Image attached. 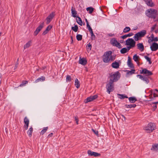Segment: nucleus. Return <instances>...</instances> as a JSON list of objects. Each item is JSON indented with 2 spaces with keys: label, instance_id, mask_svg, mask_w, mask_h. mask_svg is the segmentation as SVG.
Here are the masks:
<instances>
[{
  "label": "nucleus",
  "instance_id": "nucleus-55",
  "mask_svg": "<svg viewBox=\"0 0 158 158\" xmlns=\"http://www.w3.org/2000/svg\"><path fill=\"white\" fill-rule=\"evenodd\" d=\"M75 120L76 121V123L77 124H78V117L77 116H75L74 117Z\"/></svg>",
  "mask_w": 158,
  "mask_h": 158
},
{
  "label": "nucleus",
  "instance_id": "nucleus-1",
  "mask_svg": "<svg viewBox=\"0 0 158 158\" xmlns=\"http://www.w3.org/2000/svg\"><path fill=\"white\" fill-rule=\"evenodd\" d=\"M120 77V73L118 71L114 73H111L109 74V81L113 82H116L119 79Z\"/></svg>",
  "mask_w": 158,
  "mask_h": 158
},
{
  "label": "nucleus",
  "instance_id": "nucleus-32",
  "mask_svg": "<svg viewBox=\"0 0 158 158\" xmlns=\"http://www.w3.org/2000/svg\"><path fill=\"white\" fill-rule=\"evenodd\" d=\"M131 30V28L128 27H126L123 30V32L124 33L129 32Z\"/></svg>",
  "mask_w": 158,
  "mask_h": 158
},
{
  "label": "nucleus",
  "instance_id": "nucleus-63",
  "mask_svg": "<svg viewBox=\"0 0 158 158\" xmlns=\"http://www.w3.org/2000/svg\"><path fill=\"white\" fill-rule=\"evenodd\" d=\"M53 133H51L50 134H49L48 136V137H51V136H52V135H53Z\"/></svg>",
  "mask_w": 158,
  "mask_h": 158
},
{
  "label": "nucleus",
  "instance_id": "nucleus-36",
  "mask_svg": "<svg viewBox=\"0 0 158 158\" xmlns=\"http://www.w3.org/2000/svg\"><path fill=\"white\" fill-rule=\"evenodd\" d=\"M86 48L87 51H90L91 50L92 45L90 43L87 44L86 46Z\"/></svg>",
  "mask_w": 158,
  "mask_h": 158
},
{
  "label": "nucleus",
  "instance_id": "nucleus-29",
  "mask_svg": "<svg viewBox=\"0 0 158 158\" xmlns=\"http://www.w3.org/2000/svg\"><path fill=\"white\" fill-rule=\"evenodd\" d=\"M139 59H140L139 56H137L136 54H135L134 55L133 57V59L136 62H137L139 61Z\"/></svg>",
  "mask_w": 158,
  "mask_h": 158
},
{
  "label": "nucleus",
  "instance_id": "nucleus-31",
  "mask_svg": "<svg viewBox=\"0 0 158 158\" xmlns=\"http://www.w3.org/2000/svg\"><path fill=\"white\" fill-rule=\"evenodd\" d=\"M152 150L158 151V144L154 145L152 146L151 148Z\"/></svg>",
  "mask_w": 158,
  "mask_h": 158
},
{
  "label": "nucleus",
  "instance_id": "nucleus-64",
  "mask_svg": "<svg viewBox=\"0 0 158 158\" xmlns=\"http://www.w3.org/2000/svg\"><path fill=\"white\" fill-rule=\"evenodd\" d=\"M143 77H144V76H143L142 75H141V76H140V77H139V78L142 80L143 79Z\"/></svg>",
  "mask_w": 158,
  "mask_h": 158
},
{
  "label": "nucleus",
  "instance_id": "nucleus-44",
  "mask_svg": "<svg viewBox=\"0 0 158 158\" xmlns=\"http://www.w3.org/2000/svg\"><path fill=\"white\" fill-rule=\"evenodd\" d=\"M145 58L149 62V63L150 64H151L152 63V62L151 60V58H149L147 56H144Z\"/></svg>",
  "mask_w": 158,
  "mask_h": 158
},
{
  "label": "nucleus",
  "instance_id": "nucleus-47",
  "mask_svg": "<svg viewBox=\"0 0 158 158\" xmlns=\"http://www.w3.org/2000/svg\"><path fill=\"white\" fill-rule=\"evenodd\" d=\"M44 22H43L42 23H41L40 25L38 26L37 28L38 29H40V30L42 29V28L44 27Z\"/></svg>",
  "mask_w": 158,
  "mask_h": 158
},
{
  "label": "nucleus",
  "instance_id": "nucleus-12",
  "mask_svg": "<svg viewBox=\"0 0 158 158\" xmlns=\"http://www.w3.org/2000/svg\"><path fill=\"white\" fill-rule=\"evenodd\" d=\"M24 122L25 123L24 128L25 130H27L28 129L29 123V120L27 117L24 118Z\"/></svg>",
  "mask_w": 158,
  "mask_h": 158
},
{
  "label": "nucleus",
  "instance_id": "nucleus-39",
  "mask_svg": "<svg viewBox=\"0 0 158 158\" xmlns=\"http://www.w3.org/2000/svg\"><path fill=\"white\" fill-rule=\"evenodd\" d=\"M31 43V41H28L26 44H25L24 46V49H26L27 48L29 47L30 46V44Z\"/></svg>",
  "mask_w": 158,
  "mask_h": 158
},
{
  "label": "nucleus",
  "instance_id": "nucleus-35",
  "mask_svg": "<svg viewBox=\"0 0 158 158\" xmlns=\"http://www.w3.org/2000/svg\"><path fill=\"white\" fill-rule=\"evenodd\" d=\"M127 52V48H123L120 50V52L123 54H125Z\"/></svg>",
  "mask_w": 158,
  "mask_h": 158
},
{
  "label": "nucleus",
  "instance_id": "nucleus-6",
  "mask_svg": "<svg viewBox=\"0 0 158 158\" xmlns=\"http://www.w3.org/2000/svg\"><path fill=\"white\" fill-rule=\"evenodd\" d=\"M114 82L109 81L106 85V91L109 94H110L111 92L113 91L114 89Z\"/></svg>",
  "mask_w": 158,
  "mask_h": 158
},
{
  "label": "nucleus",
  "instance_id": "nucleus-13",
  "mask_svg": "<svg viewBox=\"0 0 158 158\" xmlns=\"http://www.w3.org/2000/svg\"><path fill=\"white\" fill-rule=\"evenodd\" d=\"M118 42L115 38H113L110 40V44L113 46H116Z\"/></svg>",
  "mask_w": 158,
  "mask_h": 158
},
{
  "label": "nucleus",
  "instance_id": "nucleus-25",
  "mask_svg": "<svg viewBox=\"0 0 158 158\" xmlns=\"http://www.w3.org/2000/svg\"><path fill=\"white\" fill-rule=\"evenodd\" d=\"M130 102L131 103H134L137 101L136 98L135 97H131L128 98Z\"/></svg>",
  "mask_w": 158,
  "mask_h": 158
},
{
  "label": "nucleus",
  "instance_id": "nucleus-52",
  "mask_svg": "<svg viewBox=\"0 0 158 158\" xmlns=\"http://www.w3.org/2000/svg\"><path fill=\"white\" fill-rule=\"evenodd\" d=\"M115 47H118L119 49H120L122 48L121 45L119 42H118V44H117V45L116 46H115Z\"/></svg>",
  "mask_w": 158,
  "mask_h": 158
},
{
  "label": "nucleus",
  "instance_id": "nucleus-49",
  "mask_svg": "<svg viewBox=\"0 0 158 158\" xmlns=\"http://www.w3.org/2000/svg\"><path fill=\"white\" fill-rule=\"evenodd\" d=\"M28 83V81H22V83L19 85V86H22L27 84Z\"/></svg>",
  "mask_w": 158,
  "mask_h": 158
},
{
  "label": "nucleus",
  "instance_id": "nucleus-8",
  "mask_svg": "<svg viewBox=\"0 0 158 158\" xmlns=\"http://www.w3.org/2000/svg\"><path fill=\"white\" fill-rule=\"evenodd\" d=\"M55 15L54 12H52L46 18L47 24H48L52 20Z\"/></svg>",
  "mask_w": 158,
  "mask_h": 158
},
{
  "label": "nucleus",
  "instance_id": "nucleus-42",
  "mask_svg": "<svg viewBox=\"0 0 158 158\" xmlns=\"http://www.w3.org/2000/svg\"><path fill=\"white\" fill-rule=\"evenodd\" d=\"M116 55L112 56V55H110V61H113L115 59L116 57Z\"/></svg>",
  "mask_w": 158,
  "mask_h": 158
},
{
  "label": "nucleus",
  "instance_id": "nucleus-14",
  "mask_svg": "<svg viewBox=\"0 0 158 158\" xmlns=\"http://www.w3.org/2000/svg\"><path fill=\"white\" fill-rule=\"evenodd\" d=\"M145 2L146 4L149 6L153 7L154 6V3L152 2V0H143Z\"/></svg>",
  "mask_w": 158,
  "mask_h": 158
},
{
  "label": "nucleus",
  "instance_id": "nucleus-54",
  "mask_svg": "<svg viewBox=\"0 0 158 158\" xmlns=\"http://www.w3.org/2000/svg\"><path fill=\"white\" fill-rule=\"evenodd\" d=\"M93 100L96 99L98 98V96L97 95H95L93 96H91Z\"/></svg>",
  "mask_w": 158,
  "mask_h": 158
},
{
  "label": "nucleus",
  "instance_id": "nucleus-62",
  "mask_svg": "<svg viewBox=\"0 0 158 158\" xmlns=\"http://www.w3.org/2000/svg\"><path fill=\"white\" fill-rule=\"evenodd\" d=\"M88 29L89 32L91 31H93V30L92 28H91V27L88 28Z\"/></svg>",
  "mask_w": 158,
  "mask_h": 158
},
{
  "label": "nucleus",
  "instance_id": "nucleus-26",
  "mask_svg": "<svg viewBox=\"0 0 158 158\" xmlns=\"http://www.w3.org/2000/svg\"><path fill=\"white\" fill-rule=\"evenodd\" d=\"M75 85L77 89L80 86V82L77 78H76L75 80Z\"/></svg>",
  "mask_w": 158,
  "mask_h": 158
},
{
  "label": "nucleus",
  "instance_id": "nucleus-23",
  "mask_svg": "<svg viewBox=\"0 0 158 158\" xmlns=\"http://www.w3.org/2000/svg\"><path fill=\"white\" fill-rule=\"evenodd\" d=\"M135 70L134 69H132L131 71H129V70H126V72H127V75H132L133 74L135 73Z\"/></svg>",
  "mask_w": 158,
  "mask_h": 158
},
{
  "label": "nucleus",
  "instance_id": "nucleus-41",
  "mask_svg": "<svg viewBox=\"0 0 158 158\" xmlns=\"http://www.w3.org/2000/svg\"><path fill=\"white\" fill-rule=\"evenodd\" d=\"M82 35H81L77 34L76 36V39L78 41H80L82 40Z\"/></svg>",
  "mask_w": 158,
  "mask_h": 158
},
{
  "label": "nucleus",
  "instance_id": "nucleus-51",
  "mask_svg": "<svg viewBox=\"0 0 158 158\" xmlns=\"http://www.w3.org/2000/svg\"><path fill=\"white\" fill-rule=\"evenodd\" d=\"M52 28V26L51 25H49L47 27L46 29L48 31V32L49 31H50Z\"/></svg>",
  "mask_w": 158,
  "mask_h": 158
},
{
  "label": "nucleus",
  "instance_id": "nucleus-16",
  "mask_svg": "<svg viewBox=\"0 0 158 158\" xmlns=\"http://www.w3.org/2000/svg\"><path fill=\"white\" fill-rule=\"evenodd\" d=\"M137 48L140 50L141 52L143 51L144 49V47L142 43H138L137 44Z\"/></svg>",
  "mask_w": 158,
  "mask_h": 158
},
{
  "label": "nucleus",
  "instance_id": "nucleus-18",
  "mask_svg": "<svg viewBox=\"0 0 158 158\" xmlns=\"http://www.w3.org/2000/svg\"><path fill=\"white\" fill-rule=\"evenodd\" d=\"M127 65H128V66L131 68H134L133 64L131 62V59L130 58L129 56L128 57V61H127Z\"/></svg>",
  "mask_w": 158,
  "mask_h": 158
},
{
  "label": "nucleus",
  "instance_id": "nucleus-33",
  "mask_svg": "<svg viewBox=\"0 0 158 158\" xmlns=\"http://www.w3.org/2000/svg\"><path fill=\"white\" fill-rule=\"evenodd\" d=\"M86 10L89 11V13L91 14L94 11V8L91 7H88L86 8Z\"/></svg>",
  "mask_w": 158,
  "mask_h": 158
},
{
  "label": "nucleus",
  "instance_id": "nucleus-46",
  "mask_svg": "<svg viewBox=\"0 0 158 158\" xmlns=\"http://www.w3.org/2000/svg\"><path fill=\"white\" fill-rule=\"evenodd\" d=\"M93 101V100L91 98V96H90L89 97H88L87 98V99H86L85 102V103H87L89 102H91L92 101Z\"/></svg>",
  "mask_w": 158,
  "mask_h": 158
},
{
  "label": "nucleus",
  "instance_id": "nucleus-28",
  "mask_svg": "<svg viewBox=\"0 0 158 158\" xmlns=\"http://www.w3.org/2000/svg\"><path fill=\"white\" fill-rule=\"evenodd\" d=\"M118 96L119 97L118 98H120V99H123L125 98H128V97L126 95H125L124 94H117Z\"/></svg>",
  "mask_w": 158,
  "mask_h": 158
},
{
  "label": "nucleus",
  "instance_id": "nucleus-27",
  "mask_svg": "<svg viewBox=\"0 0 158 158\" xmlns=\"http://www.w3.org/2000/svg\"><path fill=\"white\" fill-rule=\"evenodd\" d=\"M150 78V77L147 76H144L143 79V80L145 81V82L147 83H148L149 82V78Z\"/></svg>",
  "mask_w": 158,
  "mask_h": 158
},
{
  "label": "nucleus",
  "instance_id": "nucleus-45",
  "mask_svg": "<svg viewBox=\"0 0 158 158\" xmlns=\"http://www.w3.org/2000/svg\"><path fill=\"white\" fill-rule=\"evenodd\" d=\"M72 80V78L69 75H67L66 76V82H70Z\"/></svg>",
  "mask_w": 158,
  "mask_h": 158
},
{
  "label": "nucleus",
  "instance_id": "nucleus-7",
  "mask_svg": "<svg viewBox=\"0 0 158 158\" xmlns=\"http://www.w3.org/2000/svg\"><path fill=\"white\" fill-rule=\"evenodd\" d=\"M149 96L150 97L151 100L148 101L154 100L155 98L158 97V90L157 89L154 90L151 92Z\"/></svg>",
  "mask_w": 158,
  "mask_h": 158
},
{
  "label": "nucleus",
  "instance_id": "nucleus-9",
  "mask_svg": "<svg viewBox=\"0 0 158 158\" xmlns=\"http://www.w3.org/2000/svg\"><path fill=\"white\" fill-rule=\"evenodd\" d=\"M140 73L141 74H145L146 75L145 76L148 77L153 74V73L151 71H149L146 69H143L142 71H140Z\"/></svg>",
  "mask_w": 158,
  "mask_h": 158
},
{
  "label": "nucleus",
  "instance_id": "nucleus-15",
  "mask_svg": "<svg viewBox=\"0 0 158 158\" xmlns=\"http://www.w3.org/2000/svg\"><path fill=\"white\" fill-rule=\"evenodd\" d=\"M87 62V61L84 58H80V59L79 61V63L82 65H85Z\"/></svg>",
  "mask_w": 158,
  "mask_h": 158
},
{
  "label": "nucleus",
  "instance_id": "nucleus-43",
  "mask_svg": "<svg viewBox=\"0 0 158 158\" xmlns=\"http://www.w3.org/2000/svg\"><path fill=\"white\" fill-rule=\"evenodd\" d=\"M48 127H46L44 128L41 131L40 134L43 135L47 130Z\"/></svg>",
  "mask_w": 158,
  "mask_h": 158
},
{
  "label": "nucleus",
  "instance_id": "nucleus-34",
  "mask_svg": "<svg viewBox=\"0 0 158 158\" xmlns=\"http://www.w3.org/2000/svg\"><path fill=\"white\" fill-rule=\"evenodd\" d=\"M125 106L127 108H131L132 107L135 108L136 106V105L134 104L131 105L126 104L125 105Z\"/></svg>",
  "mask_w": 158,
  "mask_h": 158
},
{
  "label": "nucleus",
  "instance_id": "nucleus-40",
  "mask_svg": "<svg viewBox=\"0 0 158 158\" xmlns=\"http://www.w3.org/2000/svg\"><path fill=\"white\" fill-rule=\"evenodd\" d=\"M90 33L91 34V40H94L95 39V35L94 34L93 31H92L90 32Z\"/></svg>",
  "mask_w": 158,
  "mask_h": 158
},
{
  "label": "nucleus",
  "instance_id": "nucleus-24",
  "mask_svg": "<svg viewBox=\"0 0 158 158\" xmlns=\"http://www.w3.org/2000/svg\"><path fill=\"white\" fill-rule=\"evenodd\" d=\"M45 77L43 76H41L40 77H39L35 81V83H37L40 81H44L45 80Z\"/></svg>",
  "mask_w": 158,
  "mask_h": 158
},
{
  "label": "nucleus",
  "instance_id": "nucleus-2",
  "mask_svg": "<svg viewBox=\"0 0 158 158\" xmlns=\"http://www.w3.org/2000/svg\"><path fill=\"white\" fill-rule=\"evenodd\" d=\"M136 42L132 38H129L126 41L125 45L127 46V49L128 52L132 48L134 47L135 46Z\"/></svg>",
  "mask_w": 158,
  "mask_h": 158
},
{
  "label": "nucleus",
  "instance_id": "nucleus-17",
  "mask_svg": "<svg viewBox=\"0 0 158 158\" xmlns=\"http://www.w3.org/2000/svg\"><path fill=\"white\" fill-rule=\"evenodd\" d=\"M119 64L118 62L115 61L113 62L111 64V66L114 69H117L119 68Z\"/></svg>",
  "mask_w": 158,
  "mask_h": 158
},
{
  "label": "nucleus",
  "instance_id": "nucleus-19",
  "mask_svg": "<svg viewBox=\"0 0 158 158\" xmlns=\"http://www.w3.org/2000/svg\"><path fill=\"white\" fill-rule=\"evenodd\" d=\"M134 38L135 41H138L140 40L142 37L138 33H137L135 35Z\"/></svg>",
  "mask_w": 158,
  "mask_h": 158
},
{
  "label": "nucleus",
  "instance_id": "nucleus-56",
  "mask_svg": "<svg viewBox=\"0 0 158 158\" xmlns=\"http://www.w3.org/2000/svg\"><path fill=\"white\" fill-rule=\"evenodd\" d=\"M48 31L47 30L45 29V30L43 32L42 35H45L47 33H48Z\"/></svg>",
  "mask_w": 158,
  "mask_h": 158
},
{
  "label": "nucleus",
  "instance_id": "nucleus-11",
  "mask_svg": "<svg viewBox=\"0 0 158 158\" xmlns=\"http://www.w3.org/2000/svg\"><path fill=\"white\" fill-rule=\"evenodd\" d=\"M150 48L152 51H155L158 49V44L154 42L150 46Z\"/></svg>",
  "mask_w": 158,
  "mask_h": 158
},
{
  "label": "nucleus",
  "instance_id": "nucleus-53",
  "mask_svg": "<svg viewBox=\"0 0 158 158\" xmlns=\"http://www.w3.org/2000/svg\"><path fill=\"white\" fill-rule=\"evenodd\" d=\"M156 26V24L154 25L151 28V32H152V31L155 29Z\"/></svg>",
  "mask_w": 158,
  "mask_h": 158
},
{
  "label": "nucleus",
  "instance_id": "nucleus-38",
  "mask_svg": "<svg viewBox=\"0 0 158 158\" xmlns=\"http://www.w3.org/2000/svg\"><path fill=\"white\" fill-rule=\"evenodd\" d=\"M72 29L75 32H77L78 30V26L77 25H75L74 27H72Z\"/></svg>",
  "mask_w": 158,
  "mask_h": 158
},
{
  "label": "nucleus",
  "instance_id": "nucleus-21",
  "mask_svg": "<svg viewBox=\"0 0 158 158\" xmlns=\"http://www.w3.org/2000/svg\"><path fill=\"white\" fill-rule=\"evenodd\" d=\"M77 22L80 25L82 26V22L80 17L77 16L76 19Z\"/></svg>",
  "mask_w": 158,
  "mask_h": 158
},
{
  "label": "nucleus",
  "instance_id": "nucleus-4",
  "mask_svg": "<svg viewBox=\"0 0 158 158\" xmlns=\"http://www.w3.org/2000/svg\"><path fill=\"white\" fill-rule=\"evenodd\" d=\"M156 128V126L155 124L152 123H150L148 124L147 126L144 128L146 132L150 133L152 132Z\"/></svg>",
  "mask_w": 158,
  "mask_h": 158
},
{
  "label": "nucleus",
  "instance_id": "nucleus-61",
  "mask_svg": "<svg viewBox=\"0 0 158 158\" xmlns=\"http://www.w3.org/2000/svg\"><path fill=\"white\" fill-rule=\"evenodd\" d=\"M151 38L152 39H153L154 38V35L153 34H152L150 36L148 37V38Z\"/></svg>",
  "mask_w": 158,
  "mask_h": 158
},
{
  "label": "nucleus",
  "instance_id": "nucleus-3",
  "mask_svg": "<svg viewBox=\"0 0 158 158\" xmlns=\"http://www.w3.org/2000/svg\"><path fill=\"white\" fill-rule=\"evenodd\" d=\"M156 10L150 9L146 11V15L149 18L155 19L156 17Z\"/></svg>",
  "mask_w": 158,
  "mask_h": 158
},
{
  "label": "nucleus",
  "instance_id": "nucleus-58",
  "mask_svg": "<svg viewBox=\"0 0 158 158\" xmlns=\"http://www.w3.org/2000/svg\"><path fill=\"white\" fill-rule=\"evenodd\" d=\"M127 35L126 34L125 35L123 36H121L120 38H122L123 39H126V38H127Z\"/></svg>",
  "mask_w": 158,
  "mask_h": 158
},
{
  "label": "nucleus",
  "instance_id": "nucleus-22",
  "mask_svg": "<svg viewBox=\"0 0 158 158\" xmlns=\"http://www.w3.org/2000/svg\"><path fill=\"white\" fill-rule=\"evenodd\" d=\"M138 33L141 36V37H144L146 34L147 31L145 30H143Z\"/></svg>",
  "mask_w": 158,
  "mask_h": 158
},
{
  "label": "nucleus",
  "instance_id": "nucleus-50",
  "mask_svg": "<svg viewBox=\"0 0 158 158\" xmlns=\"http://www.w3.org/2000/svg\"><path fill=\"white\" fill-rule=\"evenodd\" d=\"M92 131L94 132V133L97 136H98V131L94 130L93 129H92Z\"/></svg>",
  "mask_w": 158,
  "mask_h": 158
},
{
  "label": "nucleus",
  "instance_id": "nucleus-37",
  "mask_svg": "<svg viewBox=\"0 0 158 158\" xmlns=\"http://www.w3.org/2000/svg\"><path fill=\"white\" fill-rule=\"evenodd\" d=\"M149 104L153 108L152 110L155 111L157 108L156 105L153 103V102L152 103H149Z\"/></svg>",
  "mask_w": 158,
  "mask_h": 158
},
{
  "label": "nucleus",
  "instance_id": "nucleus-5",
  "mask_svg": "<svg viewBox=\"0 0 158 158\" xmlns=\"http://www.w3.org/2000/svg\"><path fill=\"white\" fill-rule=\"evenodd\" d=\"M112 53L111 51H109L105 52L102 57V60L105 63H108L110 62V56Z\"/></svg>",
  "mask_w": 158,
  "mask_h": 158
},
{
  "label": "nucleus",
  "instance_id": "nucleus-60",
  "mask_svg": "<svg viewBox=\"0 0 158 158\" xmlns=\"http://www.w3.org/2000/svg\"><path fill=\"white\" fill-rule=\"evenodd\" d=\"M153 40V41L157 42L158 41V39L157 37H156L155 38H154L153 39H152Z\"/></svg>",
  "mask_w": 158,
  "mask_h": 158
},
{
  "label": "nucleus",
  "instance_id": "nucleus-20",
  "mask_svg": "<svg viewBox=\"0 0 158 158\" xmlns=\"http://www.w3.org/2000/svg\"><path fill=\"white\" fill-rule=\"evenodd\" d=\"M71 13L72 14V16L74 17H77V12L75 10V8H73L72 7L71 9Z\"/></svg>",
  "mask_w": 158,
  "mask_h": 158
},
{
  "label": "nucleus",
  "instance_id": "nucleus-30",
  "mask_svg": "<svg viewBox=\"0 0 158 158\" xmlns=\"http://www.w3.org/2000/svg\"><path fill=\"white\" fill-rule=\"evenodd\" d=\"M33 131V128L32 127H31L27 131V134L30 137H31L32 135V133Z\"/></svg>",
  "mask_w": 158,
  "mask_h": 158
},
{
  "label": "nucleus",
  "instance_id": "nucleus-59",
  "mask_svg": "<svg viewBox=\"0 0 158 158\" xmlns=\"http://www.w3.org/2000/svg\"><path fill=\"white\" fill-rule=\"evenodd\" d=\"M149 40H148V42L149 43H151L153 41V40L151 38H148Z\"/></svg>",
  "mask_w": 158,
  "mask_h": 158
},
{
  "label": "nucleus",
  "instance_id": "nucleus-48",
  "mask_svg": "<svg viewBox=\"0 0 158 158\" xmlns=\"http://www.w3.org/2000/svg\"><path fill=\"white\" fill-rule=\"evenodd\" d=\"M41 30L40 29H38L37 28H36L35 31L34 32V35L35 36Z\"/></svg>",
  "mask_w": 158,
  "mask_h": 158
},
{
  "label": "nucleus",
  "instance_id": "nucleus-57",
  "mask_svg": "<svg viewBox=\"0 0 158 158\" xmlns=\"http://www.w3.org/2000/svg\"><path fill=\"white\" fill-rule=\"evenodd\" d=\"M134 35L133 33L132 32L129 33V34H126L127 36L128 37H130L131 36H132Z\"/></svg>",
  "mask_w": 158,
  "mask_h": 158
},
{
  "label": "nucleus",
  "instance_id": "nucleus-10",
  "mask_svg": "<svg viewBox=\"0 0 158 158\" xmlns=\"http://www.w3.org/2000/svg\"><path fill=\"white\" fill-rule=\"evenodd\" d=\"M87 153L89 156H93L95 157L100 156L101 155L100 154L96 152H92L90 150H89L88 151Z\"/></svg>",
  "mask_w": 158,
  "mask_h": 158
}]
</instances>
